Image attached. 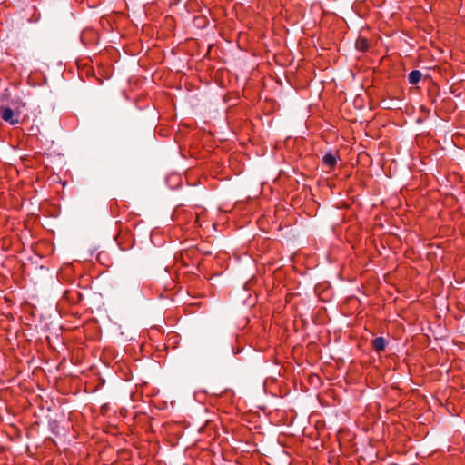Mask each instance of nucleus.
I'll list each match as a JSON object with an SVG mask.
<instances>
[{"label": "nucleus", "mask_w": 465, "mask_h": 465, "mask_svg": "<svg viewBox=\"0 0 465 465\" xmlns=\"http://www.w3.org/2000/svg\"><path fill=\"white\" fill-rule=\"evenodd\" d=\"M0 117L3 121L11 125L19 124L18 114L15 115L13 109L10 107L0 106Z\"/></svg>", "instance_id": "obj_1"}, {"label": "nucleus", "mask_w": 465, "mask_h": 465, "mask_svg": "<svg viewBox=\"0 0 465 465\" xmlns=\"http://www.w3.org/2000/svg\"><path fill=\"white\" fill-rule=\"evenodd\" d=\"M372 347L377 352H381L385 350L387 341L383 337H377L371 341Z\"/></svg>", "instance_id": "obj_2"}, {"label": "nucleus", "mask_w": 465, "mask_h": 465, "mask_svg": "<svg viewBox=\"0 0 465 465\" xmlns=\"http://www.w3.org/2000/svg\"><path fill=\"white\" fill-rule=\"evenodd\" d=\"M322 162L326 166H328L330 168H333L337 163V155L332 153H327L323 156Z\"/></svg>", "instance_id": "obj_3"}, {"label": "nucleus", "mask_w": 465, "mask_h": 465, "mask_svg": "<svg viewBox=\"0 0 465 465\" xmlns=\"http://www.w3.org/2000/svg\"><path fill=\"white\" fill-rule=\"evenodd\" d=\"M422 77L421 73L419 70H413L409 74L408 80L412 85L417 84Z\"/></svg>", "instance_id": "obj_4"}, {"label": "nucleus", "mask_w": 465, "mask_h": 465, "mask_svg": "<svg viewBox=\"0 0 465 465\" xmlns=\"http://www.w3.org/2000/svg\"><path fill=\"white\" fill-rule=\"evenodd\" d=\"M356 49L361 52H365L369 49V42L366 38L359 37L355 43Z\"/></svg>", "instance_id": "obj_5"}, {"label": "nucleus", "mask_w": 465, "mask_h": 465, "mask_svg": "<svg viewBox=\"0 0 465 465\" xmlns=\"http://www.w3.org/2000/svg\"><path fill=\"white\" fill-rule=\"evenodd\" d=\"M71 292L69 290H64L63 292V298L64 299H66V300H69V295H70Z\"/></svg>", "instance_id": "obj_6"}, {"label": "nucleus", "mask_w": 465, "mask_h": 465, "mask_svg": "<svg viewBox=\"0 0 465 465\" xmlns=\"http://www.w3.org/2000/svg\"><path fill=\"white\" fill-rule=\"evenodd\" d=\"M195 223H197L198 226H200V227L202 226V223H200V215L199 214H197V216H196Z\"/></svg>", "instance_id": "obj_7"}, {"label": "nucleus", "mask_w": 465, "mask_h": 465, "mask_svg": "<svg viewBox=\"0 0 465 465\" xmlns=\"http://www.w3.org/2000/svg\"><path fill=\"white\" fill-rule=\"evenodd\" d=\"M65 269H70V265H69V264H68V265H66V266H65Z\"/></svg>", "instance_id": "obj_8"}]
</instances>
